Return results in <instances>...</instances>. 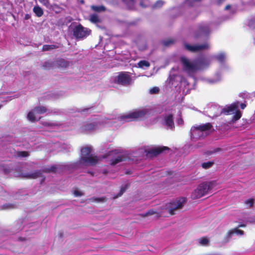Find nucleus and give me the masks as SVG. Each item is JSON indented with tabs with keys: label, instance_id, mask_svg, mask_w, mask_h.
Listing matches in <instances>:
<instances>
[{
	"label": "nucleus",
	"instance_id": "nucleus-47",
	"mask_svg": "<svg viewBox=\"0 0 255 255\" xmlns=\"http://www.w3.org/2000/svg\"><path fill=\"white\" fill-rule=\"evenodd\" d=\"M225 0H217V2L219 3H220L221 2H222L223 1H224Z\"/></svg>",
	"mask_w": 255,
	"mask_h": 255
},
{
	"label": "nucleus",
	"instance_id": "nucleus-9",
	"mask_svg": "<svg viewBox=\"0 0 255 255\" xmlns=\"http://www.w3.org/2000/svg\"><path fill=\"white\" fill-rule=\"evenodd\" d=\"M159 122L166 128L173 129L174 128V124L173 120V115L170 113L165 114L162 117L157 118L156 122Z\"/></svg>",
	"mask_w": 255,
	"mask_h": 255
},
{
	"label": "nucleus",
	"instance_id": "nucleus-20",
	"mask_svg": "<svg viewBox=\"0 0 255 255\" xmlns=\"http://www.w3.org/2000/svg\"><path fill=\"white\" fill-rule=\"evenodd\" d=\"M138 66L142 69H146L150 66L149 63L146 60H141L138 63Z\"/></svg>",
	"mask_w": 255,
	"mask_h": 255
},
{
	"label": "nucleus",
	"instance_id": "nucleus-4",
	"mask_svg": "<svg viewBox=\"0 0 255 255\" xmlns=\"http://www.w3.org/2000/svg\"><path fill=\"white\" fill-rule=\"evenodd\" d=\"M98 160L97 156L92 152V148L91 146H86L81 149V155L79 160L80 164L83 165H94Z\"/></svg>",
	"mask_w": 255,
	"mask_h": 255
},
{
	"label": "nucleus",
	"instance_id": "nucleus-17",
	"mask_svg": "<svg viewBox=\"0 0 255 255\" xmlns=\"http://www.w3.org/2000/svg\"><path fill=\"white\" fill-rule=\"evenodd\" d=\"M48 111V110L43 106L37 107L34 109V111L36 114H37L38 115L45 113L47 112Z\"/></svg>",
	"mask_w": 255,
	"mask_h": 255
},
{
	"label": "nucleus",
	"instance_id": "nucleus-11",
	"mask_svg": "<svg viewBox=\"0 0 255 255\" xmlns=\"http://www.w3.org/2000/svg\"><path fill=\"white\" fill-rule=\"evenodd\" d=\"M91 30L83 27L81 25H78L73 29L74 35L77 38H83L90 34Z\"/></svg>",
	"mask_w": 255,
	"mask_h": 255
},
{
	"label": "nucleus",
	"instance_id": "nucleus-50",
	"mask_svg": "<svg viewBox=\"0 0 255 255\" xmlns=\"http://www.w3.org/2000/svg\"><path fill=\"white\" fill-rule=\"evenodd\" d=\"M1 105H0V109L1 108Z\"/></svg>",
	"mask_w": 255,
	"mask_h": 255
},
{
	"label": "nucleus",
	"instance_id": "nucleus-3",
	"mask_svg": "<svg viewBox=\"0 0 255 255\" xmlns=\"http://www.w3.org/2000/svg\"><path fill=\"white\" fill-rule=\"evenodd\" d=\"M149 112L146 108L135 110L128 113L119 116L117 120L121 123L130 122L144 117Z\"/></svg>",
	"mask_w": 255,
	"mask_h": 255
},
{
	"label": "nucleus",
	"instance_id": "nucleus-18",
	"mask_svg": "<svg viewBox=\"0 0 255 255\" xmlns=\"http://www.w3.org/2000/svg\"><path fill=\"white\" fill-rule=\"evenodd\" d=\"M222 79V76H221V74L220 73H216L215 76V77L213 79H209L208 80V83H210V84H214V83H217L218 82L220 81Z\"/></svg>",
	"mask_w": 255,
	"mask_h": 255
},
{
	"label": "nucleus",
	"instance_id": "nucleus-31",
	"mask_svg": "<svg viewBox=\"0 0 255 255\" xmlns=\"http://www.w3.org/2000/svg\"><path fill=\"white\" fill-rule=\"evenodd\" d=\"M213 162L208 161L206 162L203 163L202 164V167L204 169H208L212 166L213 165Z\"/></svg>",
	"mask_w": 255,
	"mask_h": 255
},
{
	"label": "nucleus",
	"instance_id": "nucleus-19",
	"mask_svg": "<svg viewBox=\"0 0 255 255\" xmlns=\"http://www.w3.org/2000/svg\"><path fill=\"white\" fill-rule=\"evenodd\" d=\"M215 58L220 62H223L226 58V55L224 52H221L215 55Z\"/></svg>",
	"mask_w": 255,
	"mask_h": 255
},
{
	"label": "nucleus",
	"instance_id": "nucleus-6",
	"mask_svg": "<svg viewBox=\"0 0 255 255\" xmlns=\"http://www.w3.org/2000/svg\"><path fill=\"white\" fill-rule=\"evenodd\" d=\"M109 123L108 119L103 118H96L92 121L85 123L81 128V130L83 132L91 131L99 128L105 124Z\"/></svg>",
	"mask_w": 255,
	"mask_h": 255
},
{
	"label": "nucleus",
	"instance_id": "nucleus-27",
	"mask_svg": "<svg viewBox=\"0 0 255 255\" xmlns=\"http://www.w3.org/2000/svg\"><path fill=\"white\" fill-rule=\"evenodd\" d=\"M122 160L123 158L122 156L120 155H118L117 156H116L115 158L111 161V164L115 165L117 163L122 161Z\"/></svg>",
	"mask_w": 255,
	"mask_h": 255
},
{
	"label": "nucleus",
	"instance_id": "nucleus-41",
	"mask_svg": "<svg viewBox=\"0 0 255 255\" xmlns=\"http://www.w3.org/2000/svg\"><path fill=\"white\" fill-rule=\"evenodd\" d=\"M117 153H118V150H112L109 152L107 156H113L115 154H117Z\"/></svg>",
	"mask_w": 255,
	"mask_h": 255
},
{
	"label": "nucleus",
	"instance_id": "nucleus-45",
	"mask_svg": "<svg viewBox=\"0 0 255 255\" xmlns=\"http://www.w3.org/2000/svg\"><path fill=\"white\" fill-rule=\"evenodd\" d=\"M172 42L171 40L167 41L164 42V45H168L170 43H171Z\"/></svg>",
	"mask_w": 255,
	"mask_h": 255
},
{
	"label": "nucleus",
	"instance_id": "nucleus-34",
	"mask_svg": "<svg viewBox=\"0 0 255 255\" xmlns=\"http://www.w3.org/2000/svg\"><path fill=\"white\" fill-rule=\"evenodd\" d=\"M3 207L5 209H10L16 208V206L13 204H6L4 205Z\"/></svg>",
	"mask_w": 255,
	"mask_h": 255
},
{
	"label": "nucleus",
	"instance_id": "nucleus-15",
	"mask_svg": "<svg viewBox=\"0 0 255 255\" xmlns=\"http://www.w3.org/2000/svg\"><path fill=\"white\" fill-rule=\"evenodd\" d=\"M38 116V114L35 113L33 109L28 114L27 119L29 121L34 122L37 120V119H39Z\"/></svg>",
	"mask_w": 255,
	"mask_h": 255
},
{
	"label": "nucleus",
	"instance_id": "nucleus-13",
	"mask_svg": "<svg viewBox=\"0 0 255 255\" xmlns=\"http://www.w3.org/2000/svg\"><path fill=\"white\" fill-rule=\"evenodd\" d=\"M234 234H237L238 235L242 236L244 234V232L242 230L238 229V228H235L234 229L230 230L227 233L226 235L224 238V242L228 243Z\"/></svg>",
	"mask_w": 255,
	"mask_h": 255
},
{
	"label": "nucleus",
	"instance_id": "nucleus-16",
	"mask_svg": "<svg viewBox=\"0 0 255 255\" xmlns=\"http://www.w3.org/2000/svg\"><path fill=\"white\" fill-rule=\"evenodd\" d=\"M198 243L202 246H208L210 240L207 237H202L197 240Z\"/></svg>",
	"mask_w": 255,
	"mask_h": 255
},
{
	"label": "nucleus",
	"instance_id": "nucleus-28",
	"mask_svg": "<svg viewBox=\"0 0 255 255\" xmlns=\"http://www.w3.org/2000/svg\"><path fill=\"white\" fill-rule=\"evenodd\" d=\"M91 8L96 11H104L105 10V8L104 6L101 5V6H95L92 5L91 6Z\"/></svg>",
	"mask_w": 255,
	"mask_h": 255
},
{
	"label": "nucleus",
	"instance_id": "nucleus-43",
	"mask_svg": "<svg viewBox=\"0 0 255 255\" xmlns=\"http://www.w3.org/2000/svg\"><path fill=\"white\" fill-rule=\"evenodd\" d=\"M177 124L179 125H182L183 124V121L182 119L180 118L177 120Z\"/></svg>",
	"mask_w": 255,
	"mask_h": 255
},
{
	"label": "nucleus",
	"instance_id": "nucleus-25",
	"mask_svg": "<svg viewBox=\"0 0 255 255\" xmlns=\"http://www.w3.org/2000/svg\"><path fill=\"white\" fill-rule=\"evenodd\" d=\"M90 20L93 23H97L100 21V19L97 14H94L90 15Z\"/></svg>",
	"mask_w": 255,
	"mask_h": 255
},
{
	"label": "nucleus",
	"instance_id": "nucleus-2",
	"mask_svg": "<svg viewBox=\"0 0 255 255\" xmlns=\"http://www.w3.org/2000/svg\"><path fill=\"white\" fill-rule=\"evenodd\" d=\"M238 102L233 103L229 106L225 107L223 109L220 108L217 106H214L210 109V112H215L213 115H210V116L212 117H217L220 115L222 113H223L226 115H231L235 113V115L234 116L232 121L235 122L236 121L240 119L242 117V114L238 110Z\"/></svg>",
	"mask_w": 255,
	"mask_h": 255
},
{
	"label": "nucleus",
	"instance_id": "nucleus-8",
	"mask_svg": "<svg viewBox=\"0 0 255 255\" xmlns=\"http://www.w3.org/2000/svg\"><path fill=\"white\" fill-rule=\"evenodd\" d=\"M111 83L127 86L131 84L132 79L128 73L121 72L112 77L111 79Z\"/></svg>",
	"mask_w": 255,
	"mask_h": 255
},
{
	"label": "nucleus",
	"instance_id": "nucleus-38",
	"mask_svg": "<svg viewBox=\"0 0 255 255\" xmlns=\"http://www.w3.org/2000/svg\"><path fill=\"white\" fill-rule=\"evenodd\" d=\"M246 204L247 206H248L249 207H252L254 204V201L252 199H249L246 201Z\"/></svg>",
	"mask_w": 255,
	"mask_h": 255
},
{
	"label": "nucleus",
	"instance_id": "nucleus-46",
	"mask_svg": "<svg viewBox=\"0 0 255 255\" xmlns=\"http://www.w3.org/2000/svg\"><path fill=\"white\" fill-rule=\"evenodd\" d=\"M241 107L242 109H244L246 107V105L245 104H241Z\"/></svg>",
	"mask_w": 255,
	"mask_h": 255
},
{
	"label": "nucleus",
	"instance_id": "nucleus-1",
	"mask_svg": "<svg viewBox=\"0 0 255 255\" xmlns=\"http://www.w3.org/2000/svg\"><path fill=\"white\" fill-rule=\"evenodd\" d=\"M180 60L183 70L190 75L198 70L206 69L211 63V60L208 58H200L191 61L185 57H182Z\"/></svg>",
	"mask_w": 255,
	"mask_h": 255
},
{
	"label": "nucleus",
	"instance_id": "nucleus-42",
	"mask_svg": "<svg viewBox=\"0 0 255 255\" xmlns=\"http://www.w3.org/2000/svg\"><path fill=\"white\" fill-rule=\"evenodd\" d=\"M156 213H157L154 212L153 210H150L148 212L146 213V216L151 215Z\"/></svg>",
	"mask_w": 255,
	"mask_h": 255
},
{
	"label": "nucleus",
	"instance_id": "nucleus-21",
	"mask_svg": "<svg viewBox=\"0 0 255 255\" xmlns=\"http://www.w3.org/2000/svg\"><path fill=\"white\" fill-rule=\"evenodd\" d=\"M33 10L38 17L41 16L43 14L42 9L38 5L34 6L33 9Z\"/></svg>",
	"mask_w": 255,
	"mask_h": 255
},
{
	"label": "nucleus",
	"instance_id": "nucleus-24",
	"mask_svg": "<svg viewBox=\"0 0 255 255\" xmlns=\"http://www.w3.org/2000/svg\"><path fill=\"white\" fill-rule=\"evenodd\" d=\"M58 47V46L54 44L44 45L43 46L42 49L43 51H49L53 49L57 48Z\"/></svg>",
	"mask_w": 255,
	"mask_h": 255
},
{
	"label": "nucleus",
	"instance_id": "nucleus-26",
	"mask_svg": "<svg viewBox=\"0 0 255 255\" xmlns=\"http://www.w3.org/2000/svg\"><path fill=\"white\" fill-rule=\"evenodd\" d=\"M124 2L127 5L128 8H132L134 5L133 0H123Z\"/></svg>",
	"mask_w": 255,
	"mask_h": 255
},
{
	"label": "nucleus",
	"instance_id": "nucleus-5",
	"mask_svg": "<svg viewBox=\"0 0 255 255\" xmlns=\"http://www.w3.org/2000/svg\"><path fill=\"white\" fill-rule=\"evenodd\" d=\"M212 127L210 123L193 127L191 129V137L198 139L206 136L211 132Z\"/></svg>",
	"mask_w": 255,
	"mask_h": 255
},
{
	"label": "nucleus",
	"instance_id": "nucleus-40",
	"mask_svg": "<svg viewBox=\"0 0 255 255\" xmlns=\"http://www.w3.org/2000/svg\"><path fill=\"white\" fill-rule=\"evenodd\" d=\"M148 4H149V1L148 0H142L140 2V5L143 6H146L148 5Z\"/></svg>",
	"mask_w": 255,
	"mask_h": 255
},
{
	"label": "nucleus",
	"instance_id": "nucleus-30",
	"mask_svg": "<svg viewBox=\"0 0 255 255\" xmlns=\"http://www.w3.org/2000/svg\"><path fill=\"white\" fill-rule=\"evenodd\" d=\"M42 67L45 69H48L53 67V63L50 61H46L44 63Z\"/></svg>",
	"mask_w": 255,
	"mask_h": 255
},
{
	"label": "nucleus",
	"instance_id": "nucleus-48",
	"mask_svg": "<svg viewBox=\"0 0 255 255\" xmlns=\"http://www.w3.org/2000/svg\"><path fill=\"white\" fill-rule=\"evenodd\" d=\"M230 8V5H227V6H226L225 9H229Z\"/></svg>",
	"mask_w": 255,
	"mask_h": 255
},
{
	"label": "nucleus",
	"instance_id": "nucleus-44",
	"mask_svg": "<svg viewBox=\"0 0 255 255\" xmlns=\"http://www.w3.org/2000/svg\"><path fill=\"white\" fill-rule=\"evenodd\" d=\"M126 189V188H122L119 196H121L123 194V193L125 191Z\"/></svg>",
	"mask_w": 255,
	"mask_h": 255
},
{
	"label": "nucleus",
	"instance_id": "nucleus-36",
	"mask_svg": "<svg viewBox=\"0 0 255 255\" xmlns=\"http://www.w3.org/2000/svg\"><path fill=\"white\" fill-rule=\"evenodd\" d=\"M44 125V126L48 127L57 126L58 125V124L56 123H50L47 122H45Z\"/></svg>",
	"mask_w": 255,
	"mask_h": 255
},
{
	"label": "nucleus",
	"instance_id": "nucleus-35",
	"mask_svg": "<svg viewBox=\"0 0 255 255\" xmlns=\"http://www.w3.org/2000/svg\"><path fill=\"white\" fill-rule=\"evenodd\" d=\"M164 2L163 1L159 0L156 1L154 4V7L155 8H159L164 4Z\"/></svg>",
	"mask_w": 255,
	"mask_h": 255
},
{
	"label": "nucleus",
	"instance_id": "nucleus-32",
	"mask_svg": "<svg viewBox=\"0 0 255 255\" xmlns=\"http://www.w3.org/2000/svg\"><path fill=\"white\" fill-rule=\"evenodd\" d=\"M159 91V88L157 87H153L149 90V93L150 94H157Z\"/></svg>",
	"mask_w": 255,
	"mask_h": 255
},
{
	"label": "nucleus",
	"instance_id": "nucleus-22",
	"mask_svg": "<svg viewBox=\"0 0 255 255\" xmlns=\"http://www.w3.org/2000/svg\"><path fill=\"white\" fill-rule=\"evenodd\" d=\"M56 64L58 66L61 67H66L68 65V62L63 59H60L57 60L56 61Z\"/></svg>",
	"mask_w": 255,
	"mask_h": 255
},
{
	"label": "nucleus",
	"instance_id": "nucleus-37",
	"mask_svg": "<svg viewBox=\"0 0 255 255\" xmlns=\"http://www.w3.org/2000/svg\"><path fill=\"white\" fill-rule=\"evenodd\" d=\"M74 195L75 197H79L83 195V193L78 190H75L74 191Z\"/></svg>",
	"mask_w": 255,
	"mask_h": 255
},
{
	"label": "nucleus",
	"instance_id": "nucleus-49",
	"mask_svg": "<svg viewBox=\"0 0 255 255\" xmlns=\"http://www.w3.org/2000/svg\"><path fill=\"white\" fill-rule=\"evenodd\" d=\"M245 225H244V224H241V225H239V227H245Z\"/></svg>",
	"mask_w": 255,
	"mask_h": 255
},
{
	"label": "nucleus",
	"instance_id": "nucleus-10",
	"mask_svg": "<svg viewBox=\"0 0 255 255\" xmlns=\"http://www.w3.org/2000/svg\"><path fill=\"white\" fill-rule=\"evenodd\" d=\"M185 48L188 51L196 52L201 51L204 50L208 49L210 47V45L208 42L201 44L191 45L185 43L184 44Z\"/></svg>",
	"mask_w": 255,
	"mask_h": 255
},
{
	"label": "nucleus",
	"instance_id": "nucleus-39",
	"mask_svg": "<svg viewBox=\"0 0 255 255\" xmlns=\"http://www.w3.org/2000/svg\"><path fill=\"white\" fill-rule=\"evenodd\" d=\"M18 155L22 157H26L28 155V154L26 151H21L18 153Z\"/></svg>",
	"mask_w": 255,
	"mask_h": 255
},
{
	"label": "nucleus",
	"instance_id": "nucleus-14",
	"mask_svg": "<svg viewBox=\"0 0 255 255\" xmlns=\"http://www.w3.org/2000/svg\"><path fill=\"white\" fill-rule=\"evenodd\" d=\"M168 149L166 147H154L149 148L147 151V153L151 154V155H156L158 154L161 153L164 149Z\"/></svg>",
	"mask_w": 255,
	"mask_h": 255
},
{
	"label": "nucleus",
	"instance_id": "nucleus-12",
	"mask_svg": "<svg viewBox=\"0 0 255 255\" xmlns=\"http://www.w3.org/2000/svg\"><path fill=\"white\" fill-rule=\"evenodd\" d=\"M185 202V199L184 198H180L175 202L170 204V209H169V213L173 215L174 214V210L180 209L182 208L183 203Z\"/></svg>",
	"mask_w": 255,
	"mask_h": 255
},
{
	"label": "nucleus",
	"instance_id": "nucleus-29",
	"mask_svg": "<svg viewBox=\"0 0 255 255\" xmlns=\"http://www.w3.org/2000/svg\"><path fill=\"white\" fill-rule=\"evenodd\" d=\"M40 3L43 4L45 6L48 8H51V4L49 2V0H38Z\"/></svg>",
	"mask_w": 255,
	"mask_h": 255
},
{
	"label": "nucleus",
	"instance_id": "nucleus-7",
	"mask_svg": "<svg viewBox=\"0 0 255 255\" xmlns=\"http://www.w3.org/2000/svg\"><path fill=\"white\" fill-rule=\"evenodd\" d=\"M214 182H205L200 184L192 193L191 198L197 199L206 195L214 186Z\"/></svg>",
	"mask_w": 255,
	"mask_h": 255
},
{
	"label": "nucleus",
	"instance_id": "nucleus-23",
	"mask_svg": "<svg viewBox=\"0 0 255 255\" xmlns=\"http://www.w3.org/2000/svg\"><path fill=\"white\" fill-rule=\"evenodd\" d=\"M200 32L203 34H206L210 32V28L207 25L201 26L199 28Z\"/></svg>",
	"mask_w": 255,
	"mask_h": 255
},
{
	"label": "nucleus",
	"instance_id": "nucleus-33",
	"mask_svg": "<svg viewBox=\"0 0 255 255\" xmlns=\"http://www.w3.org/2000/svg\"><path fill=\"white\" fill-rule=\"evenodd\" d=\"M40 172H36L32 174L26 175V176L30 178H35L39 176Z\"/></svg>",
	"mask_w": 255,
	"mask_h": 255
}]
</instances>
